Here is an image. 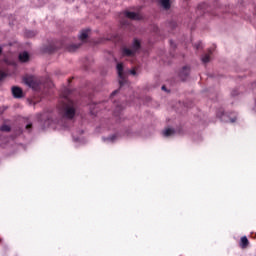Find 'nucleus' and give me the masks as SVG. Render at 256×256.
<instances>
[{"instance_id": "9b49d317", "label": "nucleus", "mask_w": 256, "mask_h": 256, "mask_svg": "<svg viewBox=\"0 0 256 256\" xmlns=\"http://www.w3.org/2000/svg\"><path fill=\"white\" fill-rule=\"evenodd\" d=\"M141 49V42L138 39H134V42L132 44V50L137 53Z\"/></svg>"}, {"instance_id": "4be33fe9", "label": "nucleus", "mask_w": 256, "mask_h": 256, "mask_svg": "<svg viewBox=\"0 0 256 256\" xmlns=\"http://www.w3.org/2000/svg\"><path fill=\"white\" fill-rule=\"evenodd\" d=\"M170 26L172 27V29H175V27H177V22L175 21L171 22Z\"/></svg>"}, {"instance_id": "2eb2a0df", "label": "nucleus", "mask_w": 256, "mask_h": 256, "mask_svg": "<svg viewBox=\"0 0 256 256\" xmlns=\"http://www.w3.org/2000/svg\"><path fill=\"white\" fill-rule=\"evenodd\" d=\"M211 50H209V53L208 54H205L203 57H202V61L204 63H209L211 61Z\"/></svg>"}, {"instance_id": "c85d7f7f", "label": "nucleus", "mask_w": 256, "mask_h": 256, "mask_svg": "<svg viewBox=\"0 0 256 256\" xmlns=\"http://www.w3.org/2000/svg\"><path fill=\"white\" fill-rule=\"evenodd\" d=\"M71 81H73V78L68 79V82H69V83H71Z\"/></svg>"}, {"instance_id": "ddd939ff", "label": "nucleus", "mask_w": 256, "mask_h": 256, "mask_svg": "<svg viewBox=\"0 0 256 256\" xmlns=\"http://www.w3.org/2000/svg\"><path fill=\"white\" fill-rule=\"evenodd\" d=\"M171 135H175V130L168 128L166 130L163 131V136L164 137H171Z\"/></svg>"}, {"instance_id": "a211bd4d", "label": "nucleus", "mask_w": 256, "mask_h": 256, "mask_svg": "<svg viewBox=\"0 0 256 256\" xmlns=\"http://www.w3.org/2000/svg\"><path fill=\"white\" fill-rule=\"evenodd\" d=\"M47 51H48V53H53V51H57V47L54 46V45H50V46L47 48Z\"/></svg>"}, {"instance_id": "dca6fc26", "label": "nucleus", "mask_w": 256, "mask_h": 256, "mask_svg": "<svg viewBox=\"0 0 256 256\" xmlns=\"http://www.w3.org/2000/svg\"><path fill=\"white\" fill-rule=\"evenodd\" d=\"M123 111V106L122 105H117L116 110L114 111V115L117 117V115H121V112Z\"/></svg>"}, {"instance_id": "aec40b11", "label": "nucleus", "mask_w": 256, "mask_h": 256, "mask_svg": "<svg viewBox=\"0 0 256 256\" xmlns=\"http://www.w3.org/2000/svg\"><path fill=\"white\" fill-rule=\"evenodd\" d=\"M31 129H33V124H31V123H30V124H27V125H26V130H27V131H31Z\"/></svg>"}, {"instance_id": "4468645a", "label": "nucleus", "mask_w": 256, "mask_h": 256, "mask_svg": "<svg viewBox=\"0 0 256 256\" xmlns=\"http://www.w3.org/2000/svg\"><path fill=\"white\" fill-rule=\"evenodd\" d=\"M79 47H81V44H71L70 46H68V51L70 53H73L74 51H77Z\"/></svg>"}, {"instance_id": "6e6552de", "label": "nucleus", "mask_w": 256, "mask_h": 256, "mask_svg": "<svg viewBox=\"0 0 256 256\" xmlns=\"http://www.w3.org/2000/svg\"><path fill=\"white\" fill-rule=\"evenodd\" d=\"M189 73H190L189 66H184L180 71L181 79H187V77H189Z\"/></svg>"}, {"instance_id": "9d476101", "label": "nucleus", "mask_w": 256, "mask_h": 256, "mask_svg": "<svg viewBox=\"0 0 256 256\" xmlns=\"http://www.w3.org/2000/svg\"><path fill=\"white\" fill-rule=\"evenodd\" d=\"M240 247L241 249H247V247H249V239H247V236L241 238Z\"/></svg>"}, {"instance_id": "f03ea898", "label": "nucleus", "mask_w": 256, "mask_h": 256, "mask_svg": "<svg viewBox=\"0 0 256 256\" xmlns=\"http://www.w3.org/2000/svg\"><path fill=\"white\" fill-rule=\"evenodd\" d=\"M24 83L25 85H28V87H31V89H34V90L39 89V82L33 76L24 77Z\"/></svg>"}, {"instance_id": "1a4fd4ad", "label": "nucleus", "mask_w": 256, "mask_h": 256, "mask_svg": "<svg viewBox=\"0 0 256 256\" xmlns=\"http://www.w3.org/2000/svg\"><path fill=\"white\" fill-rule=\"evenodd\" d=\"M89 33H91L90 29L82 30L79 36L80 41H85L89 37Z\"/></svg>"}, {"instance_id": "423d86ee", "label": "nucleus", "mask_w": 256, "mask_h": 256, "mask_svg": "<svg viewBox=\"0 0 256 256\" xmlns=\"http://www.w3.org/2000/svg\"><path fill=\"white\" fill-rule=\"evenodd\" d=\"M18 59L20 63H27V61L30 59L29 53L26 51L21 52L18 56Z\"/></svg>"}, {"instance_id": "39448f33", "label": "nucleus", "mask_w": 256, "mask_h": 256, "mask_svg": "<svg viewBox=\"0 0 256 256\" xmlns=\"http://www.w3.org/2000/svg\"><path fill=\"white\" fill-rule=\"evenodd\" d=\"M12 94L15 99H21V97H23V89H21L17 86H13Z\"/></svg>"}, {"instance_id": "7ed1b4c3", "label": "nucleus", "mask_w": 256, "mask_h": 256, "mask_svg": "<svg viewBox=\"0 0 256 256\" xmlns=\"http://www.w3.org/2000/svg\"><path fill=\"white\" fill-rule=\"evenodd\" d=\"M117 71H118V76H119V83L120 87H123L125 83H127V80L125 79V74H123V63H118L117 64Z\"/></svg>"}, {"instance_id": "b1692460", "label": "nucleus", "mask_w": 256, "mask_h": 256, "mask_svg": "<svg viewBox=\"0 0 256 256\" xmlns=\"http://www.w3.org/2000/svg\"><path fill=\"white\" fill-rule=\"evenodd\" d=\"M117 93H119V90H115L114 92H112L111 97H115V95H117Z\"/></svg>"}, {"instance_id": "412c9836", "label": "nucleus", "mask_w": 256, "mask_h": 256, "mask_svg": "<svg viewBox=\"0 0 256 256\" xmlns=\"http://www.w3.org/2000/svg\"><path fill=\"white\" fill-rule=\"evenodd\" d=\"M130 73L134 76L137 75V68H133L132 70H130Z\"/></svg>"}, {"instance_id": "0eeeda50", "label": "nucleus", "mask_w": 256, "mask_h": 256, "mask_svg": "<svg viewBox=\"0 0 256 256\" xmlns=\"http://www.w3.org/2000/svg\"><path fill=\"white\" fill-rule=\"evenodd\" d=\"M135 51L133 50V48L129 49V48H123L122 49V55L124 57H135Z\"/></svg>"}, {"instance_id": "393cba45", "label": "nucleus", "mask_w": 256, "mask_h": 256, "mask_svg": "<svg viewBox=\"0 0 256 256\" xmlns=\"http://www.w3.org/2000/svg\"><path fill=\"white\" fill-rule=\"evenodd\" d=\"M235 95H237V91H232V96L235 97Z\"/></svg>"}, {"instance_id": "6ab92c4d", "label": "nucleus", "mask_w": 256, "mask_h": 256, "mask_svg": "<svg viewBox=\"0 0 256 256\" xmlns=\"http://www.w3.org/2000/svg\"><path fill=\"white\" fill-rule=\"evenodd\" d=\"M7 77V73L0 69V81H3Z\"/></svg>"}, {"instance_id": "f8f14e48", "label": "nucleus", "mask_w": 256, "mask_h": 256, "mask_svg": "<svg viewBox=\"0 0 256 256\" xmlns=\"http://www.w3.org/2000/svg\"><path fill=\"white\" fill-rule=\"evenodd\" d=\"M160 4L165 9H171V0H160Z\"/></svg>"}, {"instance_id": "20e7f679", "label": "nucleus", "mask_w": 256, "mask_h": 256, "mask_svg": "<svg viewBox=\"0 0 256 256\" xmlns=\"http://www.w3.org/2000/svg\"><path fill=\"white\" fill-rule=\"evenodd\" d=\"M123 15L124 17H126L127 19H131L132 21H141V19H143V16H141V14L135 12L125 11Z\"/></svg>"}, {"instance_id": "a878e982", "label": "nucleus", "mask_w": 256, "mask_h": 256, "mask_svg": "<svg viewBox=\"0 0 256 256\" xmlns=\"http://www.w3.org/2000/svg\"><path fill=\"white\" fill-rule=\"evenodd\" d=\"M162 91H167V87L165 85L162 86Z\"/></svg>"}, {"instance_id": "f257e3e1", "label": "nucleus", "mask_w": 256, "mask_h": 256, "mask_svg": "<svg viewBox=\"0 0 256 256\" xmlns=\"http://www.w3.org/2000/svg\"><path fill=\"white\" fill-rule=\"evenodd\" d=\"M76 109L77 104H75L73 100L65 96L60 108V113L62 117H64V119H73V117H75Z\"/></svg>"}, {"instance_id": "5701e85b", "label": "nucleus", "mask_w": 256, "mask_h": 256, "mask_svg": "<svg viewBox=\"0 0 256 256\" xmlns=\"http://www.w3.org/2000/svg\"><path fill=\"white\" fill-rule=\"evenodd\" d=\"M196 49H201V42H198L197 44L194 45Z\"/></svg>"}, {"instance_id": "bb28decb", "label": "nucleus", "mask_w": 256, "mask_h": 256, "mask_svg": "<svg viewBox=\"0 0 256 256\" xmlns=\"http://www.w3.org/2000/svg\"><path fill=\"white\" fill-rule=\"evenodd\" d=\"M159 30V28L158 27H154V31H158Z\"/></svg>"}, {"instance_id": "cd10ccee", "label": "nucleus", "mask_w": 256, "mask_h": 256, "mask_svg": "<svg viewBox=\"0 0 256 256\" xmlns=\"http://www.w3.org/2000/svg\"><path fill=\"white\" fill-rule=\"evenodd\" d=\"M1 53H3V48L0 47V55H1Z\"/></svg>"}, {"instance_id": "f3484780", "label": "nucleus", "mask_w": 256, "mask_h": 256, "mask_svg": "<svg viewBox=\"0 0 256 256\" xmlns=\"http://www.w3.org/2000/svg\"><path fill=\"white\" fill-rule=\"evenodd\" d=\"M0 131H4L6 133H9V131H11V127L9 125H2L0 127Z\"/></svg>"}]
</instances>
